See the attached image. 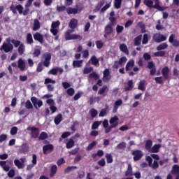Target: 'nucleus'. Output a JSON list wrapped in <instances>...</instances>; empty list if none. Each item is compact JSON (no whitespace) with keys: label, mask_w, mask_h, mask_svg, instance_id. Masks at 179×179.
Masks as SVG:
<instances>
[{"label":"nucleus","mask_w":179,"mask_h":179,"mask_svg":"<svg viewBox=\"0 0 179 179\" xmlns=\"http://www.w3.org/2000/svg\"><path fill=\"white\" fill-rule=\"evenodd\" d=\"M69 27H70V29H68L65 32V39L66 41H69V40H78V38H80V36L79 35L71 34V33H73V31H75V30L73 29L78 27V20L75 18H72L69 23Z\"/></svg>","instance_id":"nucleus-1"},{"label":"nucleus","mask_w":179,"mask_h":179,"mask_svg":"<svg viewBox=\"0 0 179 179\" xmlns=\"http://www.w3.org/2000/svg\"><path fill=\"white\" fill-rule=\"evenodd\" d=\"M0 166L3 169L4 171H8V173H7L8 177H9L10 178H13V177H15V169H10V166L6 164V161H0Z\"/></svg>","instance_id":"nucleus-2"},{"label":"nucleus","mask_w":179,"mask_h":179,"mask_svg":"<svg viewBox=\"0 0 179 179\" xmlns=\"http://www.w3.org/2000/svg\"><path fill=\"white\" fill-rule=\"evenodd\" d=\"M7 43L4 42L0 47V51H4V52H12L13 51V45L12 43H9V39H6Z\"/></svg>","instance_id":"nucleus-3"},{"label":"nucleus","mask_w":179,"mask_h":179,"mask_svg":"<svg viewBox=\"0 0 179 179\" xmlns=\"http://www.w3.org/2000/svg\"><path fill=\"white\" fill-rule=\"evenodd\" d=\"M27 129V131H31V138H34V139H37V138H38V135H40V129L34 127H28Z\"/></svg>","instance_id":"nucleus-4"},{"label":"nucleus","mask_w":179,"mask_h":179,"mask_svg":"<svg viewBox=\"0 0 179 179\" xmlns=\"http://www.w3.org/2000/svg\"><path fill=\"white\" fill-rule=\"evenodd\" d=\"M131 155L132 156H134L133 157L134 162H138L141 160L142 157H143V152L141 150H135L132 151Z\"/></svg>","instance_id":"nucleus-5"},{"label":"nucleus","mask_w":179,"mask_h":179,"mask_svg":"<svg viewBox=\"0 0 179 179\" xmlns=\"http://www.w3.org/2000/svg\"><path fill=\"white\" fill-rule=\"evenodd\" d=\"M127 61H128V59H127V57L124 56L122 57L119 61H115L114 64L113 65V68H114L115 69H118V68H120V66H122V65H124Z\"/></svg>","instance_id":"nucleus-6"},{"label":"nucleus","mask_w":179,"mask_h":179,"mask_svg":"<svg viewBox=\"0 0 179 179\" xmlns=\"http://www.w3.org/2000/svg\"><path fill=\"white\" fill-rule=\"evenodd\" d=\"M10 10L13 12V13H14V15L17 13L16 10H17L20 15H22L23 13V6L18 4L15 6V5L12 4L10 6Z\"/></svg>","instance_id":"nucleus-7"},{"label":"nucleus","mask_w":179,"mask_h":179,"mask_svg":"<svg viewBox=\"0 0 179 179\" xmlns=\"http://www.w3.org/2000/svg\"><path fill=\"white\" fill-rule=\"evenodd\" d=\"M31 101L32 102V104H34L36 110H38V108L43 107V101L38 100L36 96H32L31 98Z\"/></svg>","instance_id":"nucleus-8"},{"label":"nucleus","mask_w":179,"mask_h":179,"mask_svg":"<svg viewBox=\"0 0 179 179\" xmlns=\"http://www.w3.org/2000/svg\"><path fill=\"white\" fill-rule=\"evenodd\" d=\"M153 40L155 43H162V41H166L167 37L163 34H157L153 36Z\"/></svg>","instance_id":"nucleus-9"},{"label":"nucleus","mask_w":179,"mask_h":179,"mask_svg":"<svg viewBox=\"0 0 179 179\" xmlns=\"http://www.w3.org/2000/svg\"><path fill=\"white\" fill-rule=\"evenodd\" d=\"M113 26L110 25V24H107L105 28H104V34H103V37L105 38H107V37H108V36H110V34H111V33H113Z\"/></svg>","instance_id":"nucleus-10"},{"label":"nucleus","mask_w":179,"mask_h":179,"mask_svg":"<svg viewBox=\"0 0 179 179\" xmlns=\"http://www.w3.org/2000/svg\"><path fill=\"white\" fill-rule=\"evenodd\" d=\"M43 57L45 58V60L43 62V65L46 68H48L50 66V64H51V53H46L43 55Z\"/></svg>","instance_id":"nucleus-11"},{"label":"nucleus","mask_w":179,"mask_h":179,"mask_svg":"<svg viewBox=\"0 0 179 179\" xmlns=\"http://www.w3.org/2000/svg\"><path fill=\"white\" fill-rule=\"evenodd\" d=\"M176 38V35L174 34H171L169 38V42L172 44L173 47H179V41Z\"/></svg>","instance_id":"nucleus-12"},{"label":"nucleus","mask_w":179,"mask_h":179,"mask_svg":"<svg viewBox=\"0 0 179 179\" xmlns=\"http://www.w3.org/2000/svg\"><path fill=\"white\" fill-rule=\"evenodd\" d=\"M17 68H19L21 72H24L26 69V62L22 58H20L17 61Z\"/></svg>","instance_id":"nucleus-13"},{"label":"nucleus","mask_w":179,"mask_h":179,"mask_svg":"<svg viewBox=\"0 0 179 179\" xmlns=\"http://www.w3.org/2000/svg\"><path fill=\"white\" fill-rule=\"evenodd\" d=\"M169 73H170V69H169V66H165L162 69V74L165 80H167V79L170 78Z\"/></svg>","instance_id":"nucleus-14"},{"label":"nucleus","mask_w":179,"mask_h":179,"mask_svg":"<svg viewBox=\"0 0 179 179\" xmlns=\"http://www.w3.org/2000/svg\"><path fill=\"white\" fill-rule=\"evenodd\" d=\"M34 38L36 41H38L40 44H43L44 43V36L38 32L34 34Z\"/></svg>","instance_id":"nucleus-15"},{"label":"nucleus","mask_w":179,"mask_h":179,"mask_svg":"<svg viewBox=\"0 0 179 179\" xmlns=\"http://www.w3.org/2000/svg\"><path fill=\"white\" fill-rule=\"evenodd\" d=\"M52 150H54V145L52 144H48L43 147V155H47V152H51Z\"/></svg>","instance_id":"nucleus-16"},{"label":"nucleus","mask_w":179,"mask_h":179,"mask_svg":"<svg viewBox=\"0 0 179 179\" xmlns=\"http://www.w3.org/2000/svg\"><path fill=\"white\" fill-rule=\"evenodd\" d=\"M120 120V118H118V116L115 115L114 117H111L109 120V124L113 126H115V128L118 127V121Z\"/></svg>","instance_id":"nucleus-17"},{"label":"nucleus","mask_w":179,"mask_h":179,"mask_svg":"<svg viewBox=\"0 0 179 179\" xmlns=\"http://www.w3.org/2000/svg\"><path fill=\"white\" fill-rule=\"evenodd\" d=\"M134 66H135V61H134V59L129 60L125 66V71L126 72H129V71H131V68H134Z\"/></svg>","instance_id":"nucleus-18"},{"label":"nucleus","mask_w":179,"mask_h":179,"mask_svg":"<svg viewBox=\"0 0 179 179\" xmlns=\"http://www.w3.org/2000/svg\"><path fill=\"white\" fill-rule=\"evenodd\" d=\"M160 148H162V144H155L152 148H151V150H150V153H159Z\"/></svg>","instance_id":"nucleus-19"},{"label":"nucleus","mask_w":179,"mask_h":179,"mask_svg":"<svg viewBox=\"0 0 179 179\" xmlns=\"http://www.w3.org/2000/svg\"><path fill=\"white\" fill-rule=\"evenodd\" d=\"M145 85H146V81L145 80H140L138 85V90H141V92H145L146 90Z\"/></svg>","instance_id":"nucleus-20"},{"label":"nucleus","mask_w":179,"mask_h":179,"mask_svg":"<svg viewBox=\"0 0 179 179\" xmlns=\"http://www.w3.org/2000/svg\"><path fill=\"white\" fill-rule=\"evenodd\" d=\"M66 13L68 15H77L79 10L78 8L69 7V8H66Z\"/></svg>","instance_id":"nucleus-21"},{"label":"nucleus","mask_w":179,"mask_h":179,"mask_svg":"<svg viewBox=\"0 0 179 179\" xmlns=\"http://www.w3.org/2000/svg\"><path fill=\"white\" fill-rule=\"evenodd\" d=\"M152 146H153V141L150 139L146 141L145 144V149L150 152L152 149Z\"/></svg>","instance_id":"nucleus-22"},{"label":"nucleus","mask_w":179,"mask_h":179,"mask_svg":"<svg viewBox=\"0 0 179 179\" xmlns=\"http://www.w3.org/2000/svg\"><path fill=\"white\" fill-rule=\"evenodd\" d=\"M92 62V65H94V66H100V63L99 62V59L94 55L91 57L89 62Z\"/></svg>","instance_id":"nucleus-23"},{"label":"nucleus","mask_w":179,"mask_h":179,"mask_svg":"<svg viewBox=\"0 0 179 179\" xmlns=\"http://www.w3.org/2000/svg\"><path fill=\"white\" fill-rule=\"evenodd\" d=\"M171 173L173 176H179V165L178 164L173 165L172 166V170Z\"/></svg>","instance_id":"nucleus-24"},{"label":"nucleus","mask_w":179,"mask_h":179,"mask_svg":"<svg viewBox=\"0 0 179 179\" xmlns=\"http://www.w3.org/2000/svg\"><path fill=\"white\" fill-rule=\"evenodd\" d=\"M134 89V80H129L127 82V87L124 88L125 92H131Z\"/></svg>","instance_id":"nucleus-25"},{"label":"nucleus","mask_w":179,"mask_h":179,"mask_svg":"<svg viewBox=\"0 0 179 179\" xmlns=\"http://www.w3.org/2000/svg\"><path fill=\"white\" fill-rule=\"evenodd\" d=\"M40 21H38V20L37 19H35L34 20V27L32 28V30L34 31H37V30H40Z\"/></svg>","instance_id":"nucleus-26"},{"label":"nucleus","mask_w":179,"mask_h":179,"mask_svg":"<svg viewBox=\"0 0 179 179\" xmlns=\"http://www.w3.org/2000/svg\"><path fill=\"white\" fill-rule=\"evenodd\" d=\"M120 50L122 52H124L127 55H129V50H128V47L125 44H121L120 45Z\"/></svg>","instance_id":"nucleus-27"},{"label":"nucleus","mask_w":179,"mask_h":179,"mask_svg":"<svg viewBox=\"0 0 179 179\" xmlns=\"http://www.w3.org/2000/svg\"><path fill=\"white\" fill-rule=\"evenodd\" d=\"M125 176L127 177H128V176H134V172L132 171V165H131V164H128L127 169L125 172Z\"/></svg>","instance_id":"nucleus-28"},{"label":"nucleus","mask_w":179,"mask_h":179,"mask_svg":"<svg viewBox=\"0 0 179 179\" xmlns=\"http://www.w3.org/2000/svg\"><path fill=\"white\" fill-rule=\"evenodd\" d=\"M61 121H62V114L59 113L55 117L54 122L55 125H59Z\"/></svg>","instance_id":"nucleus-29"},{"label":"nucleus","mask_w":179,"mask_h":179,"mask_svg":"<svg viewBox=\"0 0 179 179\" xmlns=\"http://www.w3.org/2000/svg\"><path fill=\"white\" fill-rule=\"evenodd\" d=\"M166 48H169V45L167 43H163L157 46V51H162V50H166Z\"/></svg>","instance_id":"nucleus-30"},{"label":"nucleus","mask_w":179,"mask_h":179,"mask_svg":"<svg viewBox=\"0 0 179 179\" xmlns=\"http://www.w3.org/2000/svg\"><path fill=\"white\" fill-rule=\"evenodd\" d=\"M74 146H75V141H73V139L70 138L69 140V142H67L66 144V149H72V148H73Z\"/></svg>","instance_id":"nucleus-31"},{"label":"nucleus","mask_w":179,"mask_h":179,"mask_svg":"<svg viewBox=\"0 0 179 179\" xmlns=\"http://www.w3.org/2000/svg\"><path fill=\"white\" fill-rule=\"evenodd\" d=\"M83 64V60H74L73 62V68H80Z\"/></svg>","instance_id":"nucleus-32"},{"label":"nucleus","mask_w":179,"mask_h":179,"mask_svg":"<svg viewBox=\"0 0 179 179\" xmlns=\"http://www.w3.org/2000/svg\"><path fill=\"white\" fill-rule=\"evenodd\" d=\"M142 41V35H139L134 38V45L139 46Z\"/></svg>","instance_id":"nucleus-33"},{"label":"nucleus","mask_w":179,"mask_h":179,"mask_svg":"<svg viewBox=\"0 0 179 179\" xmlns=\"http://www.w3.org/2000/svg\"><path fill=\"white\" fill-rule=\"evenodd\" d=\"M144 5H146L150 9H152V8L155 9V5H153V1L152 0H144Z\"/></svg>","instance_id":"nucleus-34"},{"label":"nucleus","mask_w":179,"mask_h":179,"mask_svg":"<svg viewBox=\"0 0 179 179\" xmlns=\"http://www.w3.org/2000/svg\"><path fill=\"white\" fill-rule=\"evenodd\" d=\"M57 170H58V168L57 167V165H52L50 169V177H54L55 174H57Z\"/></svg>","instance_id":"nucleus-35"},{"label":"nucleus","mask_w":179,"mask_h":179,"mask_svg":"<svg viewBox=\"0 0 179 179\" xmlns=\"http://www.w3.org/2000/svg\"><path fill=\"white\" fill-rule=\"evenodd\" d=\"M27 44H33V43H34V41H33V36L30 33L27 34Z\"/></svg>","instance_id":"nucleus-36"},{"label":"nucleus","mask_w":179,"mask_h":179,"mask_svg":"<svg viewBox=\"0 0 179 179\" xmlns=\"http://www.w3.org/2000/svg\"><path fill=\"white\" fill-rule=\"evenodd\" d=\"M101 122H103L102 121H95L93 122L92 125V129L94 130V129H97V128H99V127H100V125H101Z\"/></svg>","instance_id":"nucleus-37"},{"label":"nucleus","mask_w":179,"mask_h":179,"mask_svg":"<svg viewBox=\"0 0 179 179\" xmlns=\"http://www.w3.org/2000/svg\"><path fill=\"white\" fill-rule=\"evenodd\" d=\"M108 110V105L106 104V108L101 110V111L99 113V117H104V115H106V114H107Z\"/></svg>","instance_id":"nucleus-38"},{"label":"nucleus","mask_w":179,"mask_h":179,"mask_svg":"<svg viewBox=\"0 0 179 179\" xmlns=\"http://www.w3.org/2000/svg\"><path fill=\"white\" fill-rule=\"evenodd\" d=\"M155 80L156 82V83H158L159 85H163V83H164V78H163V76H160V77H156L155 78Z\"/></svg>","instance_id":"nucleus-39"},{"label":"nucleus","mask_w":179,"mask_h":179,"mask_svg":"<svg viewBox=\"0 0 179 179\" xmlns=\"http://www.w3.org/2000/svg\"><path fill=\"white\" fill-rule=\"evenodd\" d=\"M48 138V134L45 131H42L38 137L39 141H44Z\"/></svg>","instance_id":"nucleus-40"},{"label":"nucleus","mask_w":179,"mask_h":179,"mask_svg":"<svg viewBox=\"0 0 179 179\" xmlns=\"http://www.w3.org/2000/svg\"><path fill=\"white\" fill-rule=\"evenodd\" d=\"M126 148H127V143L124 141L120 143L117 145V149H119L120 150H124V149H125Z\"/></svg>","instance_id":"nucleus-41"},{"label":"nucleus","mask_w":179,"mask_h":179,"mask_svg":"<svg viewBox=\"0 0 179 179\" xmlns=\"http://www.w3.org/2000/svg\"><path fill=\"white\" fill-rule=\"evenodd\" d=\"M109 76H110V70L108 69H106L103 71V79H105V80H108L110 79V78H108Z\"/></svg>","instance_id":"nucleus-42"},{"label":"nucleus","mask_w":179,"mask_h":179,"mask_svg":"<svg viewBox=\"0 0 179 179\" xmlns=\"http://www.w3.org/2000/svg\"><path fill=\"white\" fill-rule=\"evenodd\" d=\"M17 52L20 54V55H23L24 52V44L21 43V45H20L17 49Z\"/></svg>","instance_id":"nucleus-43"},{"label":"nucleus","mask_w":179,"mask_h":179,"mask_svg":"<svg viewBox=\"0 0 179 179\" xmlns=\"http://www.w3.org/2000/svg\"><path fill=\"white\" fill-rule=\"evenodd\" d=\"M20 150L22 153H27V152H29V145L27 143L22 144Z\"/></svg>","instance_id":"nucleus-44"},{"label":"nucleus","mask_w":179,"mask_h":179,"mask_svg":"<svg viewBox=\"0 0 179 179\" xmlns=\"http://www.w3.org/2000/svg\"><path fill=\"white\" fill-rule=\"evenodd\" d=\"M14 164L17 167V169H23V163H22L19 159H15Z\"/></svg>","instance_id":"nucleus-45"},{"label":"nucleus","mask_w":179,"mask_h":179,"mask_svg":"<svg viewBox=\"0 0 179 179\" xmlns=\"http://www.w3.org/2000/svg\"><path fill=\"white\" fill-rule=\"evenodd\" d=\"M105 157H106V162H107L108 164H111V163H113V155H111V154L107 153V154L105 155Z\"/></svg>","instance_id":"nucleus-46"},{"label":"nucleus","mask_w":179,"mask_h":179,"mask_svg":"<svg viewBox=\"0 0 179 179\" xmlns=\"http://www.w3.org/2000/svg\"><path fill=\"white\" fill-rule=\"evenodd\" d=\"M90 113L92 118H96V117H97V114H99V112H97V110L94 108L91 109Z\"/></svg>","instance_id":"nucleus-47"},{"label":"nucleus","mask_w":179,"mask_h":179,"mask_svg":"<svg viewBox=\"0 0 179 179\" xmlns=\"http://www.w3.org/2000/svg\"><path fill=\"white\" fill-rule=\"evenodd\" d=\"M122 3V0H115L114 6L115 9H120V8H121Z\"/></svg>","instance_id":"nucleus-48"},{"label":"nucleus","mask_w":179,"mask_h":179,"mask_svg":"<svg viewBox=\"0 0 179 179\" xmlns=\"http://www.w3.org/2000/svg\"><path fill=\"white\" fill-rule=\"evenodd\" d=\"M149 43V36L148 34H144L142 40V44H148Z\"/></svg>","instance_id":"nucleus-49"},{"label":"nucleus","mask_w":179,"mask_h":179,"mask_svg":"<svg viewBox=\"0 0 179 179\" xmlns=\"http://www.w3.org/2000/svg\"><path fill=\"white\" fill-rule=\"evenodd\" d=\"M149 167H152L153 170H157V169H159V162H157V161L156 160H154L153 162L151 164V166H150Z\"/></svg>","instance_id":"nucleus-50"},{"label":"nucleus","mask_w":179,"mask_h":179,"mask_svg":"<svg viewBox=\"0 0 179 179\" xmlns=\"http://www.w3.org/2000/svg\"><path fill=\"white\" fill-rule=\"evenodd\" d=\"M50 83H52V85H55L57 83V81L55 80H52L51 78H45L44 81L45 85H48Z\"/></svg>","instance_id":"nucleus-51"},{"label":"nucleus","mask_w":179,"mask_h":179,"mask_svg":"<svg viewBox=\"0 0 179 179\" xmlns=\"http://www.w3.org/2000/svg\"><path fill=\"white\" fill-rule=\"evenodd\" d=\"M166 55L165 51H160L156 52L154 53V57H164Z\"/></svg>","instance_id":"nucleus-52"},{"label":"nucleus","mask_w":179,"mask_h":179,"mask_svg":"<svg viewBox=\"0 0 179 179\" xmlns=\"http://www.w3.org/2000/svg\"><path fill=\"white\" fill-rule=\"evenodd\" d=\"M11 43H12V44L14 45V47L15 48H17V47H20L22 44V43H20V41H17V40H15V39H12Z\"/></svg>","instance_id":"nucleus-53"},{"label":"nucleus","mask_w":179,"mask_h":179,"mask_svg":"<svg viewBox=\"0 0 179 179\" xmlns=\"http://www.w3.org/2000/svg\"><path fill=\"white\" fill-rule=\"evenodd\" d=\"M41 55V50H40L39 49H34V50L33 57L34 58H36L37 57H40Z\"/></svg>","instance_id":"nucleus-54"},{"label":"nucleus","mask_w":179,"mask_h":179,"mask_svg":"<svg viewBox=\"0 0 179 179\" xmlns=\"http://www.w3.org/2000/svg\"><path fill=\"white\" fill-rule=\"evenodd\" d=\"M124 31V27L121 26L120 24H117L116 26V32L117 34H120V33H122Z\"/></svg>","instance_id":"nucleus-55"},{"label":"nucleus","mask_w":179,"mask_h":179,"mask_svg":"<svg viewBox=\"0 0 179 179\" xmlns=\"http://www.w3.org/2000/svg\"><path fill=\"white\" fill-rule=\"evenodd\" d=\"M108 87L107 85H103L102 88H100L98 94H104L106 93V90H107Z\"/></svg>","instance_id":"nucleus-56"},{"label":"nucleus","mask_w":179,"mask_h":179,"mask_svg":"<svg viewBox=\"0 0 179 179\" xmlns=\"http://www.w3.org/2000/svg\"><path fill=\"white\" fill-rule=\"evenodd\" d=\"M25 108H27V110H31V108H33V104H31L30 100H27L26 101Z\"/></svg>","instance_id":"nucleus-57"},{"label":"nucleus","mask_w":179,"mask_h":179,"mask_svg":"<svg viewBox=\"0 0 179 179\" xmlns=\"http://www.w3.org/2000/svg\"><path fill=\"white\" fill-rule=\"evenodd\" d=\"M90 72H93V68L92 67H85L83 70L84 75H88V73H90Z\"/></svg>","instance_id":"nucleus-58"},{"label":"nucleus","mask_w":179,"mask_h":179,"mask_svg":"<svg viewBox=\"0 0 179 179\" xmlns=\"http://www.w3.org/2000/svg\"><path fill=\"white\" fill-rule=\"evenodd\" d=\"M57 12H64V10H66V7L65 6H57L56 8Z\"/></svg>","instance_id":"nucleus-59"},{"label":"nucleus","mask_w":179,"mask_h":179,"mask_svg":"<svg viewBox=\"0 0 179 179\" xmlns=\"http://www.w3.org/2000/svg\"><path fill=\"white\" fill-rule=\"evenodd\" d=\"M61 24V22H59V20L52 22L51 24V29H57Z\"/></svg>","instance_id":"nucleus-60"},{"label":"nucleus","mask_w":179,"mask_h":179,"mask_svg":"<svg viewBox=\"0 0 179 179\" xmlns=\"http://www.w3.org/2000/svg\"><path fill=\"white\" fill-rule=\"evenodd\" d=\"M139 27L141 29V33H146V25L142 22L138 23Z\"/></svg>","instance_id":"nucleus-61"},{"label":"nucleus","mask_w":179,"mask_h":179,"mask_svg":"<svg viewBox=\"0 0 179 179\" xmlns=\"http://www.w3.org/2000/svg\"><path fill=\"white\" fill-rule=\"evenodd\" d=\"M109 20H110V23L108 24L115 26V22L117 20V18H115V17H110Z\"/></svg>","instance_id":"nucleus-62"},{"label":"nucleus","mask_w":179,"mask_h":179,"mask_svg":"<svg viewBox=\"0 0 179 179\" xmlns=\"http://www.w3.org/2000/svg\"><path fill=\"white\" fill-rule=\"evenodd\" d=\"M18 129L17 127H13L11 128L10 134L12 136L16 135L17 134Z\"/></svg>","instance_id":"nucleus-63"},{"label":"nucleus","mask_w":179,"mask_h":179,"mask_svg":"<svg viewBox=\"0 0 179 179\" xmlns=\"http://www.w3.org/2000/svg\"><path fill=\"white\" fill-rule=\"evenodd\" d=\"M78 166H68L65 170L64 173H69L72 170H76Z\"/></svg>","instance_id":"nucleus-64"}]
</instances>
